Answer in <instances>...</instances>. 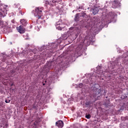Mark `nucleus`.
Masks as SVG:
<instances>
[{"label":"nucleus","mask_w":128,"mask_h":128,"mask_svg":"<svg viewBox=\"0 0 128 128\" xmlns=\"http://www.w3.org/2000/svg\"><path fill=\"white\" fill-rule=\"evenodd\" d=\"M44 8L42 7L36 8L34 12V16L37 17V18L40 19L42 16V10Z\"/></svg>","instance_id":"obj_1"},{"label":"nucleus","mask_w":128,"mask_h":128,"mask_svg":"<svg viewBox=\"0 0 128 128\" xmlns=\"http://www.w3.org/2000/svg\"><path fill=\"white\" fill-rule=\"evenodd\" d=\"M112 8H116L120 6V2L118 0H112Z\"/></svg>","instance_id":"obj_2"},{"label":"nucleus","mask_w":128,"mask_h":128,"mask_svg":"<svg viewBox=\"0 0 128 128\" xmlns=\"http://www.w3.org/2000/svg\"><path fill=\"white\" fill-rule=\"evenodd\" d=\"M92 92L94 98H96V96L100 94L102 90L100 89L96 88V87H94Z\"/></svg>","instance_id":"obj_3"},{"label":"nucleus","mask_w":128,"mask_h":128,"mask_svg":"<svg viewBox=\"0 0 128 128\" xmlns=\"http://www.w3.org/2000/svg\"><path fill=\"white\" fill-rule=\"evenodd\" d=\"M114 13L112 12H110L109 13V16H108V20L106 21V22L108 24H110V22H112V20H114Z\"/></svg>","instance_id":"obj_4"},{"label":"nucleus","mask_w":128,"mask_h":128,"mask_svg":"<svg viewBox=\"0 0 128 128\" xmlns=\"http://www.w3.org/2000/svg\"><path fill=\"white\" fill-rule=\"evenodd\" d=\"M56 26L57 30H62L64 28L62 23L60 21L56 22Z\"/></svg>","instance_id":"obj_5"},{"label":"nucleus","mask_w":128,"mask_h":128,"mask_svg":"<svg viewBox=\"0 0 128 128\" xmlns=\"http://www.w3.org/2000/svg\"><path fill=\"white\" fill-rule=\"evenodd\" d=\"M4 10H6L4 7V5L0 4V18H2V16H4Z\"/></svg>","instance_id":"obj_6"},{"label":"nucleus","mask_w":128,"mask_h":128,"mask_svg":"<svg viewBox=\"0 0 128 128\" xmlns=\"http://www.w3.org/2000/svg\"><path fill=\"white\" fill-rule=\"evenodd\" d=\"M56 126L58 128H62L64 127V122L62 120H59L56 122Z\"/></svg>","instance_id":"obj_7"},{"label":"nucleus","mask_w":128,"mask_h":128,"mask_svg":"<svg viewBox=\"0 0 128 128\" xmlns=\"http://www.w3.org/2000/svg\"><path fill=\"white\" fill-rule=\"evenodd\" d=\"M17 30L20 34H24L26 30L22 28V26H20L19 27H17Z\"/></svg>","instance_id":"obj_8"},{"label":"nucleus","mask_w":128,"mask_h":128,"mask_svg":"<svg viewBox=\"0 0 128 128\" xmlns=\"http://www.w3.org/2000/svg\"><path fill=\"white\" fill-rule=\"evenodd\" d=\"M98 12V8H95L92 10V14H96Z\"/></svg>","instance_id":"obj_9"},{"label":"nucleus","mask_w":128,"mask_h":128,"mask_svg":"<svg viewBox=\"0 0 128 128\" xmlns=\"http://www.w3.org/2000/svg\"><path fill=\"white\" fill-rule=\"evenodd\" d=\"M20 22L21 24H22V26H26V20L22 19V20H20Z\"/></svg>","instance_id":"obj_10"},{"label":"nucleus","mask_w":128,"mask_h":128,"mask_svg":"<svg viewBox=\"0 0 128 128\" xmlns=\"http://www.w3.org/2000/svg\"><path fill=\"white\" fill-rule=\"evenodd\" d=\"M76 22H78L80 20V16H78V14H76L75 18H74Z\"/></svg>","instance_id":"obj_11"},{"label":"nucleus","mask_w":128,"mask_h":128,"mask_svg":"<svg viewBox=\"0 0 128 128\" xmlns=\"http://www.w3.org/2000/svg\"><path fill=\"white\" fill-rule=\"evenodd\" d=\"M18 12L19 14H20L21 16H24V12H22V10H20V8H18Z\"/></svg>","instance_id":"obj_12"},{"label":"nucleus","mask_w":128,"mask_h":128,"mask_svg":"<svg viewBox=\"0 0 128 128\" xmlns=\"http://www.w3.org/2000/svg\"><path fill=\"white\" fill-rule=\"evenodd\" d=\"M32 106V108H34V110H38V106L37 104H34Z\"/></svg>","instance_id":"obj_13"},{"label":"nucleus","mask_w":128,"mask_h":128,"mask_svg":"<svg viewBox=\"0 0 128 128\" xmlns=\"http://www.w3.org/2000/svg\"><path fill=\"white\" fill-rule=\"evenodd\" d=\"M38 122L36 121L34 122V126H38Z\"/></svg>","instance_id":"obj_14"},{"label":"nucleus","mask_w":128,"mask_h":128,"mask_svg":"<svg viewBox=\"0 0 128 128\" xmlns=\"http://www.w3.org/2000/svg\"><path fill=\"white\" fill-rule=\"evenodd\" d=\"M91 117H92V116L90 114L86 116V118H88V119L90 118Z\"/></svg>","instance_id":"obj_15"},{"label":"nucleus","mask_w":128,"mask_h":128,"mask_svg":"<svg viewBox=\"0 0 128 128\" xmlns=\"http://www.w3.org/2000/svg\"><path fill=\"white\" fill-rule=\"evenodd\" d=\"M5 102H6V104H10V100L8 99L6 100Z\"/></svg>","instance_id":"obj_16"},{"label":"nucleus","mask_w":128,"mask_h":128,"mask_svg":"<svg viewBox=\"0 0 128 128\" xmlns=\"http://www.w3.org/2000/svg\"><path fill=\"white\" fill-rule=\"evenodd\" d=\"M84 86V84L82 83H80L78 85V88H82Z\"/></svg>","instance_id":"obj_17"},{"label":"nucleus","mask_w":128,"mask_h":128,"mask_svg":"<svg viewBox=\"0 0 128 128\" xmlns=\"http://www.w3.org/2000/svg\"><path fill=\"white\" fill-rule=\"evenodd\" d=\"M8 124H6L3 126V128H8Z\"/></svg>","instance_id":"obj_18"},{"label":"nucleus","mask_w":128,"mask_h":128,"mask_svg":"<svg viewBox=\"0 0 128 128\" xmlns=\"http://www.w3.org/2000/svg\"><path fill=\"white\" fill-rule=\"evenodd\" d=\"M10 72L11 74H14L16 72V71H14V70H10Z\"/></svg>","instance_id":"obj_19"},{"label":"nucleus","mask_w":128,"mask_h":128,"mask_svg":"<svg viewBox=\"0 0 128 128\" xmlns=\"http://www.w3.org/2000/svg\"><path fill=\"white\" fill-rule=\"evenodd\" d=\"M86 106H90V102H87L86 103Z\"/></svg>","instance_id":"obj_20"},{"label":"nucleus","mask_w":128,"mask_h":128,"mask_svg":"<svg viewBox=\"0 0 128 128\" xmlns=\"http://www.w3.org/2000/svg\"><path fill=\"white\" fill-rule=\"evenodd\" d=\"M4 24V21L0 20V24Z\"/></svg>","instance_id":"obj_21"},{"label":"nucleus","mask_w":128,"mask_h":128,"mask_svg":"<svg viewBox=\"0 0 128 128\" xmlns=\"http://www.w3.org/2000/svg\"><path fill=\"white\" fill-rule=\"evenodd\" d=\"M52 4H54V2H56V0H52Z\"/></svg>","instance_id":"obj_22"},{"label":"nucleus","mask_w":128,"mask_h":128,"mask_svg":"<svg viewBox=\"0 0 128 128\" xmlns=\"http://www.w3.org/2000/svg\"><path fill=\"white\" fill-rule=\"evenodd\" d=\"M54 68V66H50V67H49L50 70L52 68Z\"/></svg>","instance_id":"obj_23"},{"label":"nucleus","mask_w":128,"mask_h":128,"mask_svg":"<svg viewBox=\"0 0 128 128\" xmlns=\"http://www.w3.org/2000/svg\"><path fill=\"white\" fill-rule=\"evenodd\" d=\"M46 4H50V2H46Z\"/></svg>","instance_id":"obj_24"},{"label":"nucleus","mask_w":128,"mask_h":128,"mask_svg":"<svg viewBox=\"0 0 128 128\" xmlns=\"http://www.w3.org/2000/svg\"><path fill=\"white\" fill-rule=\"evenodd\" d=\"M103 72H100L99 74H103Z\"/></svg>","instance_id":"obj_25"},{"label":"nucleus","mask_w":128,"mask_h":128,"mask_svg":"<svg viewBox=\"0 0 128 128\" xmlns=\"http://www.w3.org/2000/svg\"><path fill=\"white\" fill-rule=\"evenodd\" d=\"M36 120H38V117L37 116V117L36 118Z\"/></svg>","instance_id":"obj_26"},{"label":"nucleus","mask_w":128,"mask_h":128,"mask_svg":"<svg viewBox=\"0 0 128 128\" xmlns=\"http://www.w3.org/2000/svg\"><path fill=\"white\" fill-rule=\"evenodd\" d=\"M3 62H6V60L3 59Z\"/></svg>","instance_id":"obj_27"},{"label":"nucleus","mask_w":128,"mask_h":128,"mask_svg":"<svg viewBox=\"0 0 128 128\" xmlns=\"http://www.w3.org/2000/svg\"><path fill=\"white\" fill-rule=\"evenodd\" d=\"M98 72H100H100H101L100 70H98Z\"/></svg>","instance_id":"obj_28"},{"label":"nucleus","mask_w":128,"mask_h":128,"mask_svg":"<svg viewBox=\"0 0 128 128\" xmlns=\"http://www.w3.org/2000/svg\"><path fill=\"white\" fill-rule=\"evenodd\" d=\"M121 98H122V96H121Z\"/></svg>","instance_id":"obj_29"},{"label":"nucleus","mask_w":128,"mask_h":128,"mask_svg":"<svg viewBox=\"0 0 128 128\" xmlns=\"http://www.w3.org/2000/svg\"><path fill=\"white\" fill-rule=\"evenodd\" d=\"M0 126H1V128H2V125Z\"/></svg>","instance_id":"obj_30"},{"label":"nucleus","mask_w":128,"mask_h":128,"mask_svg":"<svg viewBox=\"0 0 128 128\" xmlns=\"http://www.w3.org/2000/svg\"><path fill=\"white\" fill-rule=\"evenodd\" d=\"M33 12H34V10H33Z\"/></svg>","instance_id":"obj_31"},{"label":"nucleus","mask_w":128,"mask_h":128,"mask_svg":"<svg viewBox=\"0 0 128 128\" xmlns=\"http://www.w3.org/2000/svg\"><path fill=\"white\" fill-rule=\"evenodd\" d=\"M43 86H44V84H43Z\"/></svg>","instance_id":"obj_32"}]
</instances>
